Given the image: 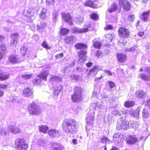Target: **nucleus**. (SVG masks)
<instances>
[{"label": "nucleus", "instance_id": "nucleus-21", "mask_svg": "<svg viewBox=\"0 0 150 150\" xmlns=\"http://www.w3.org/2000/svg\"><path fill=\"white\" fill-rule=\"evenodd\" d=\"M113 140L117 141V142L122 141L124 140L123 135L120 133L115 134L113 136Z\"/></svg>", "mask_w": 150, "mask_h": 150}, {"label": "nucleus", "instance_id": "nucleus-46", "mask_svg": "<svg viewBox=\"0 0 150 150\" xmlns=\"http://www.w3.org/2000/svg\"><path fill=\"white\" fill-rule=\"evenodd\" d=\"M140 77L144 81H148L149 80V77L147 75L144 74H141L140 75Z\"/></svg>", "mask_w": 150, "mask_h": 150}, {"label": "nucleus", "instance_id": "nucleus-36", "mask_svg": "<svg viewBox=\"0 0 150 150\" xmlns=\"http://www.w3.org/2000/svg\"><path fill=\"white\" fill-rule=\"evenodd\" d=\"M93 45L96 48H100L101 44L100 42L97 41L96 40H94L93 41Z\"/></svg>", "mask_w": 150, "mask_h": 150}, {"label": "nucleus", "instance_id": "nucleus-63", "mask_svg": "<svg viewBox=\"0 0 150 150\" xmlns=\"http://www.w3.org/2000/svg\"><path fill=\"white\" fill-rule=\"evenodd\" d=\"M145 104L146 106L150 108V98L146 101Z\"/></svg>", "mask_w": 150, "mask_h": 150}, {"label": "nucleus", "instance_id": "nucleus-12", "mask_svg": "<svg viewBox=\"0 0 150 150\" xmlns=\"http://www.w3.org/2000/svg\"><path fill=\"white\" fill-rule=\"evenodd\" d=\"M40 13L39 16L41 18L45 19L47 17V9L43 6L39 8Z\"/></svg>", "mask_w": 150, "mask_h": 150}, {"label": "nucleus", "instance_id": "nucleus-2", "mask_svg": "<svg viewBox=\"0 0 150 150\" xmlns=\"http://www.w3.org/2000/svg\"><path fill=\"white\" fill-rule=\"evenodd\" d=\"M28 110L29 114L31 115H38L41 112L40 107L34 102L29 105Z\"/></svg>", "mask_w": 150, "mask_h": 150}, {"label": "nucleus", "instance_id": "nucleus-7", "mask_svg": "<svg viewBox=\"0 0 150 150\" xmlns=\"http://www.w3.org/2000/svg\"><path fill=\"white\" fill-rule=\"evenodd\" d=\"M128 127V125L127 124V122L123 118H120L118 120L117 125V129L126 130L127 129Z\"/></svg>", "mask_w": 150, "mask_h": 150}, {"label": "nucleus", "instance_id": "nucleus-20", "mask_svg": "<svg viewBox=\"0 0 150 150\" xmlns=\"http://www.w3.org/2000/svg\"><path fill=\"white\" fill-rule=\"evenodd\" d=\"M52 150H62L64 149L62 145L55 142L52 143Z\"/></svg>", "mask_w": 150, "mask_h": 150}, {"label": "nucleus", "instance_id": "nucleus-48", "mask_svg": "<svg viewBox=\"0 0 150 150\" xmlns=\"http://www.w3.org/2000/svg\"><path fill=\"white\" fill-rule=\"evenodd\" d=\"M6 47L4 44H1L0 48V51L3 53H5L6 51Z\"/></svg>", "mask_w": 150, "mask_h": 150}, {"label": "nucleus", "instance_id": "nucleus-13", "mask_svg": "<svg viewBox=\"0 0 150 150\" xmlns=\"http://www.w3.org/2000/svg\"><path fill=\"white\" fill-rule=\"evenodd\" d=\"M119 4L120 6H123L124 9L126 11L129 10L130 6L127 0H120Z\"/></svg>", "mask_w": 150, "mask_h": 150}, {"label": "nucleus", "instance_id": "nucleus-18", "mask_svg": "<svg viewBox=\"0 0 150 150\" xmlns=\"http://www.w3.org/2000/svg\"><path fill=\"white\" fill-rule=\"evenodd\" d=\"M76 39L75 37L71 36L66 37L64 38V40L67 44L72 45L75 42Z\"/></svg>", "mask_w": 150, "mask_h": 150}, {"label": "nucleus", "instance_id": "nucleus-8", "mask_svg": "<svg viewBox=\"0 0 150 150\" xmlns=\"http://www.w3.org/2000/svg\"><path fill=\"white\" fill-rule=\"evenodd\" d=\"M87 52L86 50H82L79 51L78 53V55L79 59L77 62L78 64H83L84 63V61L86 59V55Z\"/></svg>", "mask_w": 150, "mask_h": 150}, {"label": "nucleus", "instance_id": "nucleus-17", "mask_svg": "<svg viewBox=\"0 0 150 150\" xmlns=\"http://www.w3.org/2000/svg\"><path fill=\"white\" fill-rule=\"evenodd\" d=\"M137 141L138 139L136 136L135 135L130 136L127 140V144H134Z\"/></svg>", "mask_w": 150, "mask_h": 150}, {"label": "nucleus", "instance_id": "nucleus-33", "mask_svg": "<svg viewBox=\"0 0 150 150\" xmlns=\"http://www.w3.org/2000/svg\"><path fill=\"white\" fill-rule=\"evenodd\" d=\"M84 4L85 6H88L94 8H96V6L95 5V4L91 0L85 3Z\"/></svg>", "mask_w": 150, "mask_h": 150}, {"label": "nucleus", "instance_id": "nucleus-1", "mask_svg": "<svg viewBox=\"0 0 150 150\" xmlns=\"http://www.w3.org/2000/svg\"><path fill=\"white\" fill-rule=\"evenodd\" d=\"M64 131L71 134L75 133L78 130L79 126L74 120H65L63 124Z\"/></svg>", "mask_w": 150, "mask_h": 150}, {"label": "nucleus", "instance_id": "nucleus-26", "mask_svg": "<svg viewBox=\"0 0 150 150\" xmlns=\"http://www.w3.org/2000/svg\"><path fill=\"white\" fill-rule=\"evenodd\" d=\"M117 58L120 62H123L126 59V56L123 54L118 53L117 54Z\"/></svg>", "mask_w": 150, "mask_h": 150}, {"label": "nucleus", "instance_id": "nucleus-29", "mask_svg": "<svg viewBox=\"0 0 150 150\" xmlns=\"http://www.w3.org/2000/svg\"><path fill=\"white\" fill-rule=\"evenodd\" d=\"M86 45L82 43H78L74 45V47L78 50L85 49L87 48Z\"/></svg>", "mask_w": 150, "mask_h": 150}, {"label": "nucleus", "instance_id": "nucleus-53", "mask_svg": "<svg viewBox=\"0 0 150 150\" xmlns=\"http://www.w3.org/2000/svg\"><path fill=\"white\" fill-rule=\"evenodd\" d=\"M107 83L111 89L114 88L115 86V83L111 81H108Z\"/></svg>", "mask_w": 150, "mask_h": 150}, {"label": "nucleus", "instance_id": "nucleus-55", "mask_svg": "<svg viewBox=\"0 0 150 150\" xmlns=\"http://www.w3.org/2000/svg\"><path fill=\"white\" fill-rule=\"evenodd\" d=\"M91 17L93 20H97L98 18V16L96 14L94 13H93L91 16Z\"/></svg>", "mask_w": 150, "mask_h": 150}, {"label": "nucleus", "instance_id": "nucleus-39", "mask_svg": "<svg viewBox=\"0 0 150 150\" xmlns=\"http://www.w3.org/2000/svg\"><path fill=\"white\" fill-rule=\"evenodd\" d=\"M27 48L24 46H22L20 49L21 54L24 56L27 51Z\"/></svg>", "mask_w": 150, "mask_h": 150}, {"label": "nucleus", "instance_id": "nucleus-51", "mask_svg": "<svg viewBox=\"0 0 150 150\" xmlns=\"http://www.w3.org/2000/svg\"><path fill=\"white\" fill-rule=\"evenodd\" d=\"M134 18V15H131L128 16V18L127 19L129 22H132L133 21Z\"/></svg>", "mask_w": 150, "mask_h": 150}, {"label": "nucleus", "instance_id": "nucleus-25", "mask_svg": "<svg viewBox=\"0 0 150 150\" xmlns=\"http://www.w3.org/2000/svg\"><path fill=\"white\" fill-rule=\"evenodd\" d=\"M49 74V71H44L41 72L40 74L38 75V76L42 78L44 80H46L47 79V77L48 75Z\"/></svg>", "mask_w": 150, "mask_h": 150}, {"label": "nucleus", "instance_id": "nucleus-10", "mask_svg": "<svg viewBox=\"0 0 150 150\" xmlns=\"http://www.w3.org/2000/svg\"><path fill=\"white\" fill-rule=\"evenodd\" d=\"M11 38L13 40L11 41L10 46L13 47H16L18 41L19 35L18 33L13 34Z\"/></svg>", "mask_w": 150, "mask_h": 150}, {"label": "nucleus", "instance_id": "nucleus-4", "mask_svg": "<svg viewBox=\"0 0 150 150\" xmlns=\"http://www.w3.org/2000/svg\"><path fill=\"white\" fill-rule=\"evenodd\" d=\"M73 94L71 96V99L74 102H78L82 99V90L80 87H76L74 89Z\"/></svg>", "mask_w": 150, "mask_h": 150}, {"label": "nucleus", "instance_id": "nucleus-49", "mask_svg": "<svg viewBox=\"0 0 150 150\" xmlns=\"http://www.w3.org/2000/svg\"><path fill=\"white\" fill-rule=\"evenodd\" d=\"M59 78L55 76H51L50 78V81L51 82H53L55 81L59 80Z\"/></svg>", "mask_w": 150, "mask_h": 150}, {"label": "nucleus", "instance_id": "nucleus-3", "mask_svg": "<svg viewBox=\"0 0 150 150\" xmlns=\"http://www.w3.org/2000/svg\"><path fill=\"white\" fill-rule=\"evenodd\" d=\"M15 146L17 150H26L28 147L26 140L23 139H18L16 140Z\"/></svg>", "mask_w": 150, "mask_h": 150}, {"label": "nucleus", "instance_id": "nucleus-43", "mask_svg": "<svg viewBox=\"0 0 150 150\" xmlns=\"http://www.w3.org/2000/svg\"><path fill=\"white\" fill-rule=\"evenodd\" d=\"M104 37L106 38V41L108 42H111L113 38L112 36L110 34H107L105 35Z\"/></svg>", "mask_w": 150, "mask_h": 150}, {"label": "nucleus", "instance_id": "nucleus-52", "mask_svg": "<svg viewBox=\"0 0 150 150\" xmlns=\"http://www.w3.org/2000/svg\"><path fill=\"white\" fill-rule=\"evenodd\" d=\"M135 47H132L129 48H125L124 50L125 52H133L135 50Z\"/></svg>", "mask_w": 150, "mask_h": 150}, {"label": "nucleus", "instance_id": "nucleus-37", "mask_svg": "<svg viewBox=\"0 0 150 150\" xmlns=\"http://www.w3.org/2000/svg\"><path fill=\"white\" fill-rule=\"evenodd\" d=\"M69 32V30L67 28H62L60 30L61 35H65L67 34Z\"/></svg>", "mask_w": 150, "mask_h": 150}, {"label": "nucleus", "instance_id": "nucleus-31", "mask_svg": "<svg viewBox=\"0 0 150 150\" xmlns=\"http://www.w3.org/2000/svg\"><path fill=\"white\" fill-rule=\"evenodd\" d=\"M117 5L115 3H113L110 6V7L108 9V11L110 13H112L116 11L117 9Z\"/></svg>", "mask_w": 150, "mask_h": 150}, {"label": "nucleus", "instance_id": "nucleus-54", "mask_svg": "<svg viewBox=\"0 0 150 150\" xmlns=\"http://www.w3.org/2000/svg\"><path fill=\"white\" fill-rule=\"evenodd\" d=\"M121 112L123 114L125 115V116L128 115V110H126L124 108L122 109L121 110Z\"/></svg>", "mask_w": 150, "mask_h": 150}, {"label": "nucleus", "instance_id": "nucleus-41", "mask_svg": "<svg viewBox=\"0 0 150 150\" xmlns=\"http://www.w3.org/2000/svg\"><path fill=\"white\" fill-rule=\"evenodd\" d=\"M100 140L102 143L107 144L109 143L110 142V141L105 136L102 137Z\"/></svg>", "mask_w": 150, "mask_h": 150}, {"label": "nucleus", "instance_id": "nucleus-60", "mask_svg": "<svg viewBox=\"0 0 150 150\" xmlns=\"http://www.w3.org/2000/svg\"><path fill=\"white\" fill-rule=\"evenodd\" d=\"M102 53L101 52L99 51H98L96 53V56L99 58H100L102 57Z\"/></svg>", "mask_w": 150, "mask_h": 150}, {"label": "nucleus", "instance_id": "nucleus-56", "mask_svg": "<svg viewBox=\"0 0 150 150\" xmlns=\"http://www.w3.org/2000/svg\"><path fill=\"white\" fill-rule=\"evenodd\" d=\"M112 114L114 115H121V112L119 110H115L113 111L112 112Z\"/></svg>", "mask_w": 150, "mask_h": 150}, {"label": "nucleus", "instance_id": "nucleus-44", "mask_svg": "<svg viewBox=\"0 0 150 150\" xmlns=\"http://www.w3.org/2000/svg\"><path fill=\"white\" fill-rule=\"evenodd\" d=\"M44 0H41L43 2ZM46 4L48 6H51L54 4L55 3L54 0H46Z\"/></svg>", "mask_w": 150, "mask_h": 150}, {"label": "nucleus", "instance_id": "nucleus-34", "mask_svg": "<svg viewBox=\"0 0 150 150\" xmlns=\"http://www.w3.org/2000/svg\"><path fill=\"white\" fill-rule=\"evenodd\" d=\"M48 127L45 125H41L39 127V130L40 132L46 133L48 129Z\"/></svg>", "mask_w": 150, "mask_h": 150}, {"label": "nucleus", "instance_id": "nucleus-40", "mask_svg": "<svg viewBox=\"0 0 150 150\" xmlns=\"http://www.w3.org/2000/svg\"><path fill=\"white\" fill-rule=\"evenodd\" d=\"M142 117L143 118H146L149 116V113L147 110L145 109H144L142 111Z\"/></svg>", "mask_w": 150, "mask_h": 150}, {"label": "nucleus", "instance_id": "nucleus-23", "mask_svg": "<svg viewBox=\"0 0 150 150\" xmlns=\"http://www.w3.org/2000/svg\"><path fill=\"white\" fill-rule=\"evenodd\" d=\"M135 95L139 98H143L145 97L146 93L143 90H138L135 92Z\"/></svg>", "mask_w": 150, "mask_h": 150}, {"label": "nucleus", "instance_id": "nucleus-11", "mask_svg": "<svg viewBox=\"0 0 150 150\" xmlns=\"http://www.w3.org/2000/svg\"><path fill=\"white\" fill-rule=\"evenodd\" d=\"M63 19L70 25H72L73 23L72 19L69 13H63L62 14Z\"/></svg>", "mask_w": 150, "mask_h": 150}, {"label": "nucleus", "instance_id": "nucleus-16", "mask_svg": "<svg viewBox=\"0 0 150 150\" xmlns=\"http://www.w3.org/2000/svg\"><path fill=\"white\" fill-rule=\"evenodd\" d=\"M47 133L51 137H58L60 134L59 131L55 129H51L47 132Z\"/></svg>", "mask_w": 150, "mask_h": 150}, {"label": "nucleus", "instance_id": "nucleus-38", "mask_svg": "<svg viewBox=\"0 0 150 150\" xmlns=\"http://www.w3.org/2000/svg\"><path fill=\"white\" fill-rule=\"evenodd\" d=\"M62 89V86L61 85H59L57 87V89L55 90L54 92V94L55 95L57 96L59 93L61 91Z\"/></svg>", "mask_w": 150, "mask_h": 150}, {"label": "nucleus", "instance_id": "nucleus-22", "mask_svg": "<svg viewBox=\"0 0 150 150\" xmlns=\"http://www.w3.org/2000/svg\"><path fill=\"white\" fill-rule=\"evenodd\" d=\"M23 94L25 97H30L33 95V91L27 88L23 90Z\"/></svg>", "mask_w": 150, "mask_h": 150}, {"label": "nucleus", "instance_id": "nucleus-19", "mask_svg": "<svg viewBox=\"0 0 150 150\" xmlns=\"http://www.w3.org/2000/svg\"><path fill=\"white\" fill-rule=\"evenodd\" d=\"M94 116L93 114L88 113L86 116V122L87 123L90 125H92L93 124Z\"/></svg>", "mask_w": 150, "mask_h": 150}, {"label": "nucleus", "instance_id": "nucleus-30", "mask_svg": "<svg viewBox=\"0 0 150 150\" xmlns=\"http://www.w3.org/2000/svg\"><path fill=\"white\" fill-rule=\"evenodd\" d=\"M9 132V128L8 129L0 128V134L3 136H6Z\"/></svg>", "mask_w": 150, "mask_h": 150}, {"label": "nucleus", "instance_id": "nucleus-50", "mask_svg": "<svg viewBox=\"0 0 150 150\" xmlns=\"http://www.w3.org/2000/svg\"><path fill=\"white\" fill-rule=\"evenodd\" d=\"M41 81L40 79H36L33 81V83L35 85H39L40 84Z\"/></svg>", "mask_w": 150, "mask_h": 150}, {"label": "nucleus", "instance_id": "nucleus-32", "mask_svg": "<svg viewBox=\"0 0 150 150\" xmlns=\"http://www.w3.org/2000/svg\"><path fill=\"white\" fill-rule=\"evenodd\" d=\"M47 26L46 23L45 22H41L40 24H38L37 25V29L39 31H41V30Z\"/></svg>", "mask_w": 150, "mask_h": 150}, {"label": "nucleus", "instance_id": "nucleus-14", "mask_svg": "<svg viewBox=\"0 0 150 150\" xmlns=\"http://www.w3.org/2000/svg\"><path fill=\"white\" fill-rule=\"evenodd\" d=\"M119 35L123 37L126 38L128 37L129 35V32L128 29L125 28L121 27L119 28L118 30Z\"/></svg>", "mask_w": 150, "mask_h": 150}, {"label": "nucleus", "instance_id": "nucleus-62", "mask_svg": "<svg viewBox=\"0 0 150 150\" xmlns=\"http://www.w3.org/2000/svg\"><path fill=\"white\" fill-rule=\"evenodd\" d=\"M112 28V25H108L104 28V29L105 30H110Z\"/></svg>", "mask_w": 150, "mask_h": 150}, {"label": "nucleus", "instance_id": "nucleus-28", "mask_svg": "<svg viewBox=\"0 0 150 150\" xmlns=\"http://www.w3.org/2000/svg\"><path fill=\"white\" fill-rule=\"evenodd\" d=\"M149 14V11L143 12L141 16V19L144 21H146L148 19Z\"/></svg>", "mask_w": 150, "mask_h": 150}, {"label": "nucleus", "instance_id": "nucleus-35", "mask_svg": "<svg viewBox=\"0 0 150 150\" xmlns=\"http://www.w3.org/2000/svg\"><path fill=\"white\" fill-rule=\"evenodd\" d=\"M38 144L39 146L42 147L45 146L46 145V140L45 139H41L38 140Z\"/></svg>", "mask_w": 150, "mask_h": 150}, {"label": "nucleus", "instance_id": "nucleus-45", "mask_svg": "<svg viewBox=\"0 0 150 150\" xmlns=\"http://www.w3.org/2000/svg\"><path fill=\"white\" fill-rule=\"evenodd\" d=\"M58 12L55 11L52 14V18L54 23H55L57 21V16L58 15Z\"/></svg>", "mask_w": 150, "mask_h": 150}, {"label": "nucleus", "instance_id": "nucleus-24", "mask_svg": "<svg viewBox=\"0 0 150 150\" xmlns=\"http://www.w3.org/2000/svg\"><path fill=\"white\" fill-rule=\"evenodd\" d=\"M8 128L9 131H11V132L14 134L19 133L21 132V129L16 126H12Z\"/></svg>", "mask_w": 150, "mask_h": 150}, {"label": "nucleus", "instance_id": "nucleus-61", "mask_svg": "<svg viewBox=\"0 0 150 150\" xmlns=\"http://www.w3.org/2000/svg\"><path fill=\"white\" fill-rule=\"evenodd\" d=\"M103 71L105 73H106L107 75L109 76H111L112 75V73L109 70H104Z\"/></svg>", "mask_w": 150, "mask_h": 150}, {"label": "nucleus", "instance_id": "nucleus-57", "mask_svg": "<svg viewBox=\"0 0 150 150\" xmlns=\"http://www.w3.org/2000/svg\"><path fill=\"white\" fill-rule=\"evenodd\" d=\"M8 87V85L5 84H0V89L4 90L6 89Z\"/></svg>", "mask_w": 150, "mask_h": 150}, {"label": "nucleus", "instance_id": "nucleus-59", "mask_svg": "<svg viewBox=\"0 0 150 150\" xmlns=\"http://www.w3.org/2000/svg\"><path fill=\"white\" fill-rule=\"evenodd\" d=\"M42 45L43 47L47 49H50V47L48 46L47 43L45 42H43Z\"/></svg>", "mask_w": 150, "mask_h": 150}, {"label": "nucleus", "instance_id": "nucleus-5", "mask_svg": "<svg viewBox=\"0 0 150 150\" xmlns=\"http://www.w3.org/2000/svg\"><path fill=\"white\" fill-rule=\"evenodd\" d=\"M91 27L90 22H87L84 26V28H80L77 27H75L72 29V31L74 33H83L87 32L89 30V28Z\"/></svg>", "mask_w": 150, "mask_h": 150}, {"label": "nucleus", "instance_id": "nucleus-6", "mask_svg": "<svg viewBox=\"0 0 150 150\" xmlns=\"http://www.w3.org/2000/svg\"><path fill=\"white\" fill-rule=\"evenodd\" d=\"M101 69L99 66H94L92 69L90 70L89 71H87L86 78L90 79L95 76L98 71L101 70Z\"/></svg>", "mask_w": 150, "mask_h": 150}, {"label": "nucleus", "instance_id": "nucleus-9", "mask_svg": "<svg viewBox=\"0 0 150 150\" xmlns=\"http://www.w3.org/2000/svg\"><path fill=\"white\" fill-rule=\"evenodd\" d=\"M9 62L12 64H16L21 62V60L19 57L16 54L10 55L8 57Z\"/></svg>", "mask_w": 150, "mask_h": 150}, {"label": "nucleus", "instance_id": "nucleus-64", "mask_svg": "<svg viewBox=\"0 0 150 150\" xmlns=\"http://www.w3.org/2000/svg\"><path fill=\"white\" fill-rule=\"evenodd\" d=\"M146 48L148 52H150V44L148 43L146 45Z\"/></svg>", "mask_w": 150, "mask_h": 150}, {"label": "nucleus", "instance_id": "nucleus-58", "mask_svg": "<svg viewBox=\"0 0 150 150\" xmlns=\"http://www.w3.org/2000/svg\"><path fill=\"white\" fill-rule=\"evenodd\" d=\"M63 54L62 53H60L56 55L55 56V57L56 59H59L62 58L63 57Z\"/></svg>", "mask_w": 150, "mask_h": 150}, {"label": "nucleus", "instance_id": "nucleus-27", "mask_svg": "<svg viewBox=\"0 0 150 150\" xmlns=\"http://www.w3.org/2000/svg\"><path fill=\"white\" fill-rule=\"evenodd\" d=\"M9 76L8 74H6L0 70V80L4 81L8 79Z\"/></svg>", "mask_w": 150, "mask_h": 150}, {"label": "nucleus", "instance_id": "nucleus-47", "mask_svg": "<svg viewBox=\"0 0 150 150\" xmlns=\"http://www.w3.org/2000/svg\"><path fill=\"white\" fill-rule=\"evenodd\" d=\"M33 76V74H25L22 76V77L25 79H28L31 78Z\"/></svg>", "mask_w": 150, "mask_h": 150}, {"label": "nucleus", "instance_id": "nucleus-42", "mask_svg": "<svg viewBox=\"0 0 150 150\" xmlns=\"http://www.w3.org/2000/svg\"><path fill=\"white\" fill-rule=\"evenodd\" d=\"M134 104V102L132 101H128L124 103V105L126 107H129L132 106Z\"/></svg>", "mask_w": 150, "mask_h": 150}, {"label": "nucleus", "instance_id": "nucleus-15", "mask_svg": "<svg viewBox=\"0 0 150 150\" xmlns=\"http://www.w3.org/2000/svg\"><path fill=\"white\" fill-rule=\"evenodd\" d=\"M140 109L138 108L135 110L133 109L128 110V115H129L131 116H133L138 118L139 116Z\"/></svg>", "mask_w": 150, "mask_h": 150}]
</instances>
